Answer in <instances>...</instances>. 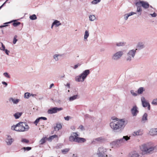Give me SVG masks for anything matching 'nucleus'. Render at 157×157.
I'll list each match as a JSON object with an SVG mask.
<instances>
[{
  "mask_svg": "<svg viewBox=\"0 0 157 157\" xmlns=\"http://www.w3.org/2000/svg\"><path fill=\"white\" fill-rule=\"evenodd\" d=\"M31 95H32V96L33 97H35V96H36V94H31L30 95V96H31Z\"/></svg>",
  "mask_w": 157,
  "mask_h": 157,
  "instance_id": "64",
  "label": "nucleus"
},
{
  "mask_svg": "<svg viewBox=\"0 0 157 157\" xmlns=\"http://www.w3.org/2000/svg\"><path fill=\"white\" fill-rule=\"evenodd\" d=\"M136 14V13L134 12H131L128 13V15L129 16H132V15H133L134 14Z\"/></svg>",
  "mask_w": 157,
  "mask_h": 157,
  "instance_id": "51",
  "label": "nucleus"
},
{
  "mask_svg": "<svg viewBox=\"0 0 157 157\" xmlns=\"http://www.w3.org/2000/svg\"><path fill=\"white\" fill-rule=\"evenodd\" d=\"M72 157H78L77 155L74 154L73 155Z\"/></svg>",
  "mask_w": 157,
  "mask_h": 157,
  "instance_id": "62",
  "label": "nucleus"
},
{
  "mask_svg": "<svg viewBox=\"0 0 157 157\" xmlns=\"http://www.w3.org/2000/svg\"><path fill=\"white\" fill-rule=\"evenodd\" d=\"M58 136L56 135H52L49 137V138H47L48 140L49 141H51L54 138H57Z\"/></svg>",
  "mask_w": 157,
  "mask_h": 157,
  "instance_id": "31",
  "label": "nucleus"
},
{
  "mask_svg": "<svg viewBox=\"0 0 157 157\" xmlns=\"http://www.w3.org/2000/svg\"><path fill=\"white\" fill-rule=\"evenodd\" d=\"M95 141H97L98 142H101L104 140V139H103L102 137H99L95 139Z\"/></svg>",
  "mask_w": 157,
  "mask_h": 157,
  "instance_id": "37",
  "label": "nucleus"
},
{
  "mask_svg": "<svg viewBox=\"0 0 157 157\" xmlns=\"http://www.w3.org/2000/svg\"><path fill=\"white\" fill-rule=\"evenodd\" d=\"M130 139V137H128L127 136H123L122 138L116 140L111 142L110 145L112 147H119L122 145V144H123L125 141H127Z\"/></svg>",
  "mask_w": 157,
  "mask_h": 157,
  "instance_id": "4",
  "label": "nucleus"
},
{
  "mask_svg": "<svg viewBox=\"0 0 157 157\" xmlns=\"http://www.w3.org/2000/svg\"><path fill=\"white\" fill-rule=\"evenodd\" d=\"M2 83L4 85H5L6 86L7 85V83L6 82H5L4 81H2Z\"/></svg>",
  "mask_w": 157,
  "mask_h": 157,
  "instance_id": "56",
  "label": "nucleus"
},
{
  "mask_svg": "<svg viewBox=\"0 0 157 157\" xmlns=\"http://www.w3.org/2000/svg\"><path fill=\"white\" fill-rule=\"evenodd\" d=\"M29 127L27 124L24 122H20L16 125H13L11 127V129L18 132L27 131L29 129Z\"/></svg>",
  "mask_w": 157,
  "mask_h": 157,
  "instance_id": "3",
  "label": "nucleus"
},
{
  "mask_svg": "<svg viewBox=\"0 0 157 157\" xmlns=\"http://www.w3.org/2000/svg\"><path fill=\"white\" fill-rule=\"evenodd\" d=\"M107 149L103 147H101L98 149L97 153L93 155V157H106L107 155L105 153Z\"/></svg>",
  "mask_w": 157,
  "mask_h": 157,
  "instance_id": "7",
  "label": "nucleus"
},
{
  "mask_svg": "<svg viewBox=\"0 0 157 157\" xmlns=\"http://www.w3.org/2000/svg\"><path fill=\"white\" fill-rule=\"evenodd\" d=\"M140 132L138 131L136 132H134L132 133V135L134 136H136L140 135L139 134Z\"/></svg>",
  "mask_w": 157,
  "mask_h": 157,
  "instance_id": "39",
  "label": "nucleus"
},
{
  "mask_svg": "<svg viewBox=\"0 0 157 157\" xmlns=\"http://www.w3.org/2000/svg\"><path fill=\"white\" fill-rule=\"evenodd\" d=\"M32 149L31 147H23L21 148V150H24V151H29L31 150Z\"/></svg>",
  "mask_w": 157,
  "mask_h": 157,
  "instance_id": "34",
  "label": "nucleus"
},
{
  "mask_svg": "<svg viewBox=\"0 0 157 157\" xmlns=\"http://www.w3.org/2000/svg\"><path fill=\"white\" fill-rule=\"evenodd\" d=\"M78 136L79 135L76 132H73L72 134L69 137V140L71 142L78 143H83L86 141L85 139L78 137Z\"/></svg>",
  "mask_w": 157,
  "mask_h": 157,
  "instance_id": "5",
  "label": "nucleus"
},
{
  "mask_svg": "<svg viewBox=\"0 0 157 157\" xmlns=\"http://www.w3.org/2000/svg\"><path fill=\"white\" fill-rule=\"evenodd\" d=\"M62 54H56L54 55L53 56V59L56 61H57L59 60V57H61L62 56Z\"/></svg>",
  "mask_w": 157,
  "mask_h": 157,
  "instance_id": "19",
  "label": "nucleus"
},
{
  "mask_svg": "<svg viewBox=\"0 0 157 157\" xmlns=\"http://www.w3.org/2000/svg\"><path fill=\"white\" fill-rule=\"evenodd\" d=\"M141 100L142 105L143 107H146L147 106L148 104H149V103L147 102L146 101L144 97H141Z\"/></svg>",
  "mask_w": 157,
  "mask_h": 157,
  "instance_id": "15",
  "label": "nucleus"
},
{
  "mask_svg": "<svg viewBox=\"0 0 157 157\" xmlns=\"http://www.w3.org/2000/svg\"><path fill=\"white\" fill-rule=\"evenodd\" d=\"M8 25H2L0 26V28H2L4 27H6L7 26H8Z\"/></svg>",
  "mask_w": 157,
  "mask_h": 157,
  "instance_id": "58",
  "label": "nucleus"
},
{
  "mask_svg": "<svg viewBox=\"0 0 157 157\" xmlns=\"http://www.w3.org/2000/svg\"><path fill=\"white\" fill-rule=\"evenodd\" d=\"M71 129L72 130H75V127L74 126H72L71 127Z\"/></svg>",
  "mask_w": 157,
  "mask_h": 157,
  "instance_id": "59",
  "label": "nucleus"
},
{
  "mask_svg": "<svg viewBox=\"0 0 157 157\" xmlns=\"http://www.w3.org/2000/svg\"><path fill=\"white\" fill-rule=\"evenodd\" d=\"M81 64L78 63L76 64L74 66L71 67L74 69H77L79 67H80Z\"/></svg>",
  "mask_w": 157,
  "mask_h": 157,
  "instance_id": "35",
  "label": "nucleus"
},
{
  "mask_svg": "<svg viewBox=\"0 0 157 157\" xmlns=\"http://www.w3.org/2000/svg\"><path fill=\"white\" fill-rule=\"evenodd\" d=\"M144 47V45L142 43H139L136 47V48L135 49L136 50H140Z\"/></svg>",
  "mask_w": 157,
  "mask_h": 157,
  "instance_id": "18",
  "label": "nucleus"
},
{
  "mask_svg": "<svg viewBox=\"0 0 157 157\" xmlns=\"http://www.w3.org/2000/svg\"><path fill=\"white\" fill-rule=\"evenodd\" d=\"M2 43V49L1 48V49L4 51L6 49H5V47L3 45V44L2 43Z\"/></svg>",
  "mask_w": 157,
  "mask_h": 157,
  "instance_id": "52",
  "label": "nucleus"
},
{
  "mask_svg": "<svg viewBox=\"0 0 157 157\" xmlns=\"http://www.w3.org/2000/svg\"><path fill=\"white\" fill-rule=\"evenodd\" d=\"M12 22H13V25L14 27H17V26H18L21 23V22H20L17 21H11L5 23L4 24L6 25V24L10 23Z\"/></svg>",
  "mask_w": 157,
  "mask_h": 157,
  "instance_id": "17",
  "label": "nucleus"
},
{
  "mask_svg": "<svg viewBox=\"0 0 157 157\" xmlns=\"http://www.w3.org/2000/svg\"><path fill=\"white\" fill-rule=\"evenodd\" d=\"M136 50H131L128 52L127 54V57L126 58L127 61L130 62L132 60V58H133L136 53Z\"/></svg>",
  "mask_w": 157,
  "mask_h": 157,
  "instance_id": "8",
  "label": "nucleus"
},
{
  "mask_svg": "<svg viewBox=\"0 0 157 157\" xmlns=\"http://www.w3.org/2000/svg\"><path fill=\"white\" fill-rule=\"evenodd\" d=\"M147 106L148 109L149 110H150V105L149 104Z\"/></svg>",
  "mask_w": 157,
  "mask_h": 157,
  "instance_id": "60",
  "label": "nucleus"
},
{
  "mask_svg": "<svg viewBox=\"0 0 157 157\" xmlns=\"http://www.w3.org/2000/svg\"><path fill=\"white\" fill-rule=\"evenodd\" d=\"M39 118H40V119H42L44 120H47V118H46V117H39Z\"/></svg>",
  "mask_w": 157,
  "mask_h": 157,
  "instance_id": "53",
  "label": "nucleus"
},
{
  "mask_svg": "<svg viewBox=\"0 0 157 157\" xmlns=\"http://www.w3.org/2000/svg\"><path fill=\"white\" fill-rule=\"evenodd\" d=\"M22 112H17L15 113L13 116L16 119H18L22 115Z\"/></svg>",
  "mask_w": 157,
  "mask_h": 157,
  "instance_id": "21",
  "label": "nucleus"
},
{
  "mask_svg": "<svg viewBox=\"0 0 157 157\" xmlns=\"http://www.w3.org/2000/svg\"><path fill=\"white\" fill-rule=\"evenodd\" d=\"M125 44L126 43L123 41L119 42L116 43V46L118 47L124 46Z\"/></svg>",
  "mask_w": 157,
  "mask_h": 157,
  "instance_id": "25",
  "label": "nucleus"
},
{
  "mask_svg": "<svg viewBox=\"0 0 157 157\" xmlns=\"http://www.w3.org/2000/svg\"><path fill=\"white\" fill-rule=\"evenodd\" d=\"M79 128L82 130L83 131L85 130L84 127L82 125H80L79 126Z\"/></svg>",
  "mask_w": 157,
  "mask_h": 157,
  "instance_id": "50",
  "label": "nucleus"
},
{
  "mask_svg": "<svg viewBox=\"0 0 157 157\" xmlns=\"http://www.w3.org/2000/svg\"><path fill=\"white\" fill-rule=\"evenodd\" d=\"M53 25H55L56 27H58L61 25L59 21L56 20L53 22Z\"/></svg>",
  "mask_w": 157,
  "mask_h": 157,
  "instance_id": "27",
  "label": "nucleus"
},
{
  "mask_svg": "<svg viewBox=\"0 0 157 157\" xmlns=\"http://www.w3.org/2000/svg\"><path fill=\"white\" fill-rule=\"evenodd\" d=\"M101 0H94L91 2V3L93 4H96L99 2Z\"/></svg>",
  "mask_w": 157,
  "mask_h": 157,
  "instance_id": "41",
  "label": "nucleus"
},
{
  "mask_svg": "<svg viewBox=\"0 0 157 157\" xmlns=\"http://www.w3.org/2000/svg\"><path fill=\"white\" fill-rule=\"evenodd\" d=\"M40 120V118H37L35 121L34 122V124H36V125L39 122Z\"/></svg>",
  "mask_w": 157,
  "mask_h": 157,
  "instance_id": "47",
  "label": "nucleus"
},
{
  "mask_svg": "<svg viewBox=\"0 0 157 157\" xmlns=\"http://www.w3.org/2000/svg\"><path fill=\"white\" fill-rule=\"evenodd\" d=\"M69 151V149L68 148H66L63 149L61 150L62 153L63 154H66Z\"/></svg>",
  "mask_w": 157,
  "mask_h": 157,
  "instance_id": "36",
  "label": "nucleus"
},
{
  "mask_svg": "<svg viewBox=\"0 0 157 157\" xmlns=\"http://www.w3.org/2000/svg\"><path fill=\"white\" fill-rule=\"evenodd\" d=\"M62 128V125L60 123L57 124L56 126L54 127V129L56 131H58Z\"/></svg>",
  "mask_w": 157,
  "mask_h": 157,
  "instance_id": "20",
  "label": "nucleus"
},
{
  "mask_svg": "<svg viewBox=\"0 0 157 157\" xmlns=\"http://www.w3.org/2000/svg\"><path fill=\"white\" fill-rule=\"evenodd\" d=\"M124 19L125 20H127L128 17H129V16L128 15V13H127V14H124Z\"/></svg>",
  "mask_w": 157,
  "mask_h": 157,
  "instance_id": "46",
  "label": "nucleus"
},
{
  "mask_svg": "<svg viewBox=\"0 0 157 157\" xmlns=\"http://www.w3.org/2000/svg\"><path fill=\"white\" fill-rule=\"evenodd\" d=\"M89 35V32L87 30H86L85 31V34L84 35V39H86Z\"/></svg>",
  "mask_w": 157,
  "mask_h": 157,
  "instance_id": "29",
  "label": "nucleus"
},
{
  "mask_svg": "<svg viewBox=\"0 0 157 157\" xmlns=\"http://www.w3.org/2000/svg\"><path fill=\"white\" fill-rule=\"evenodd\" d=\"M135 5L137 7L136 12L138 13V16L140 15L141 14V12L142 11L141 6L138 2L136 3Z\"/></svg>",
  "mask_w": 157,
  "mask_h": 157,
  "instance_id": "13",
  "label": "nucleus"
},
{
  "mask_svg": "<svg viewBox=\"0 0 157 157\" xmlns=\"http://www.w3.org/2000/svg\"><path fill=\"white\" fill-rule=\"evenodd\" d=\"M17 37V36L16 35L14 36L13 41V43L15 44L16 43V42L17 41V40L16 39Z\"/></svg>",
  "mask_w": 157,
  "mask_h": 157,
  "instance_id": "40",
  "label": "nucleus"
},
{
  "mask_svg": "<svg viewBox=\"0 0 157 157\" xmlns=\"http://www.w3.org/2000/svg\"><path fill=\"white\" fill-rule=\"evenodd\" d=\"M78 96L77 95H76L70 97L69 99V101H71L76 99Z\"/></svg>",
  "mask_w": 157,
  "mask_h": 157,
  "instance_id": "30",
  "label": "nucleus"
},
{
  "mask_svg": "<svg viewBox=\"0 0 157 157\" xmlns=\"http://www.w3.org/2000/svg\"><path fill=\"white\" fill-rule=\"evenodd\" d=\"M4 51H5V53L7 55H9V53L10 52V51L6 49Z\"/></svg>",
  "mask_w": 157,
  "mask_h": 157,
  "instance_id": "54",
  "label": "nucleus"
},
{
  "mask_svg": "<svg viewBox=\"0 0 157 157\" xmlns=\"http://www.w3.org/2000/svg\"><path fill=\"white\" fill-rule=\"evenodd\" d=\"M46 140H48L47 138L46 137H43L39 141L40 144L42 145L46 142Z\"/></svg>",
  "mask_w": 157,
  "mask_h": 157,
  "instance_id": "24",
  "label": "nucleus"
},
{
  "mask_svg": "<svg viewBox=\"0 0 157 157\" xmlns=\"http://www.w3.org/2000/svg\"><path fill=\"white\" fill-rule=\"evenodd\" d=\"M9 101H12L14 104H17L19 101V100L16 99V100L14 99L13 98H11L9 99Z\"/></svg>",
  "mask_w": 157,
  "mask_h": 157,
  "instance_id": "22",
  "label": "nucleus"
},
{
  "mask_svg": "<svg viewBox=\"0 0 157 157\" xmlns=\"http://www.w3.org/2000/svg\"><path fill=\"white\" fill-rule=\"evenodd\" d=\"M7 138L6 139V142L8 145H11L14 141V139L11 137V136L7 135Z\"/></svg>",
  "mask_w": 157,
  "mask_h": 157,
  "instance_id": "14",
  "label": "nucleus"
},
{
  "mask_svg": "<svg viewBox=\"0 0 157 157\" xmlns=\"http://www.w3.org/2000/svg\"><path fill=\"white\" fill-rule=\"evenodd\" d=\"M56 148L57 149H58L59 148H60V147H59V144H58L57 145V146H56Z\"/></svg>",
  "mask_w": 157,
  "mask_h": 157,
  "instance_id": "63",
  "label": "nucleus"
},
{
  "mask_svg": "<svg viewBox=\"0 0 157 157\" xmlns=\"http://www.w3.org/2000/svg\"><path fill=\"white\" fill-rule=\"evenodd\" d=\"M53 86H54V84L52 83V84H51L49 88L50 89Z\"/></svg>",
  "mask_w": 157,
  "mask_h": 157,
  "instance_id": "61",
  "label": "nucleus"
},
{
  "mask_svg": "<svg viewBox=\"0 0 157 157\" xmlns=\"http://www.w3.org/2000/svg\"><path fill=\"white\" fill-rule=\"evenodd\" d=\"M137 109L138 108L136 105L133 106L132 108L131 109V112L133 116H136L138 113L139 111Z\"/></svg>",
  "mask_w": 157,
  "mask_h": 157,
  "instance_id": "12",
  "label": "nucleus"
},
{
  "mask_svg": "<svg viewBox=\"0 0 157 157\" xmlns=\"http://www.w3.org/2000/svg\"><path fill=\"white\" fill-rule=\"evenodd\" d=\"M150 15H151L152 17H155L157 16V14L154 12L153 14H150Z\"/></svg>",
  "mask_w": 157,
  "mask_h": 157,
  "instance_id": "49",
  "label": "nucleus"
},
{
  "mask_svg": "<svg viewBox=\"0 0 157 157\" xmlns=\"http://www.w3.org/2000/svg\"><path fill=\"white\" fill-rule=\"evenodd\" d=\"M147 113H145L143 116L142 118V121L145 123L147 120Z\"/></svg>",
  "mask_w": 157,
  "mask_h": 157,
  "instance_id": "23",
  "label": "nucleus"
},
{
  "mask_svg": "<svg viewBox=\"0 0 157 157\" xmlns=\"http://www.w3.org/2000/svg\"><path fill=\"white\" fill-rule=\"evenodd\" d=\"M29 18L32 20H35L37 19V17L35 14H33L29 16Z\"/></svg>",
  "mask_w": 157,
  "mask_h": 157,
  "instance_id": "33",
  "label": "nucleus"
},
{
  "mask_svg": "<svg viewBox=\"0 0 157 157\" xmlns=\"http://www.w3.org/2000/svg\"><path fill=\"white\" fill-rule=\"evenodd\" d=\"M149 134L153 136L157 134V128H152L150 129L149 131Z\"/></svg>",
  "mask_w": 157,
  "mask_h": 157,
  "instance_id": "16",
  "label": "nucleus"
},
{
  "mask_svg": "<svg viewBox=\"0 0 157 157\" xmlns=\"http://www.w3.org/2000/svg\"><path fill=\"white\" fill-rule=\"evenodd\" d=\"M71 117L70 116H67L66 117H64V119L65 120L69 121L70 119L71 118Z\"/></svg>",
  "mask_w": 157,
  "mask_h": 157,
  "instance_id": "48",
  "label": "nucleus"
},
{
  "mask_svg": "<svg viewBox=\"0 0 157 157\" xmlns=\"http://www.w3.org/2000/svg\"><path fill=\"white\" fill-rule=\"evenodd\" d=\"M138 2L141 6L145 9H147L150 7L149 4L147 2L140 0H139Z\"/></svg>",
  "mask_w": 157,
  "mask_h": 157,
  "instance_id": "11",
  "label": "nucleus"
},
{
  "mask_svg": "<svg viewBox=\"0 0 157 157\" xmlns=\"http://www.w3.org/2000/svg\"><path fill=\"white\" fill-rule=\"evenodd\" d=\"M140 148L144 155H150L157 152V145L154 146L150 143L142 144Z\"/></svg>",
  "mask_w": 157,
  "mask_h": 157,
  "instance_id": "2",
  "label": "nucleus"
},
{
  "mask_svg": "<svg viewBox=\"0 0 157 157\" xmlns=\"http://www.w3.org/2000/svg\"><path fill=\"white\" fill-rule=\"evenodd\" d=\"M90 73L89 70H85L79 75L75 77V81L78 82H83Z\"/></svg>",
  "mask_w": 157,
  "mask_h": 157,
  "instance_id": "6",
  "label": "nucleus"
},
{
  "mask_svg": "<svg viewBox=\"0 0 157 157\" xmlns=\"http://www.w3.org/2000/svg\"><path fill=\"white\" fill-rule=\"evenodd\" d=\"M152 104L155 105H157V98L153 100Z\"/></svg>",
  "mask_w": 157,
  "mask_h": 157,
  "instance_id": "43",
  "label": "nucleus"
},
{
  "mask_svg": "<svg viewBox=\"0 0 157 157\" xmlns=\"http://www.w3.org/2000/svg\"><path fill=\"white\" fill-rule=\"evenodd\" d=\"M21 142L26 143H28L29 142V141L26 139H22L21 140Z\"/></svg>",
  "mask_w": 157,
  "mask_h": 157,
  "instance_id": "42",
  "label": "nucleus"
},
{
  "mask_svg": "<svg viewBox=\"0 0 157 157\" xmlns=\"http://www.w3.org/2000/svg\"><path fill=\"white\" fill-rule=\"evenodd\" d=\"M96 18V17L94 15H90L89 16V20L91 21H94Z\"/></svg>",
  "mask_w": 157,
  "mask_h": 157,
  "instance_id": "32",
  "label": "nucleus"
},
{
  "mask_svg": "<svg viewBox=\"0 0 157 157\" xmlns=\"http://www.w3.org/2000/svg\"><path fill=\"white\" fill-rule=\"evenodd\" d=\"M9 0H7L4 3L0 6V10L2 7L6 3V2H7Z\"/></svg>",
  "mask_w": 157,
  "mask_h": 157,
  "instance_id": "55",
  "label": "nucleus"
},
{
  "mask_svg": "<svg viewBox=\"0 0 157 157\" xmlns=\"http://www.w3.org/2000/svg\"><path fill=\"white\" fill-rule=\"evenodd\" d=\"M144 91V88L142 87H140L137 90V92L139 94H142Z\"/></svg>",
  "mask_w": 157,
  "mask_h": 157,
  "instance_id": "28",
  "label": "nucleus"
},
{
  "mask_svg": "<svg viewBox=\"0 0 157 157\" xmlns=\"http://www.w3.org/2000/svg\"><path fill=\"white\" fill-rule=\"evenodd\" d=\"M130 93L131 94L134 96H136L137 95L136 93L134 92V91L133 90H131L130 91Z\"/></svg>",
  "mask_w": 157,
  "mask_h": 157,
  "instance_id": "44",
  "label": "nucleus"
},
{
  "mask_svg": "<svg viewBox=\"0 0 157 157\" xmlns=\"http://www.w3.org/2000/svg\"><path fill=\"white\" fill-rule=\"evenodd\" d=\"M62 110H63L62 108L53 107L49 109L47 111V113L49 114L55 113Z\"/></svg>",
  "mask_w": 157,
  "mask_h": 157,
  "instance_id": "9",
  "label": "nucleus"
},
{
  "mask_svg": "<svg viewBox=\"0 0 157 157\" xmlns=\"http://www.w3.org/2000/svg\"><path fill=\"white\" fill-rule=\"evenodd\" d=\"M3 75L6 77L8 78H10V76L8 74L7 72L4 73Z\"/></svg>",
  "mask_w": 157,
  "mask_h": 157,
  "instance_id": "45",
  "label": "nucleus"
},
{
  "mask_svg": "<svg viewBox=\"0 0 157 157\" xmlns=\"http://www.w3.org/2000/svg\"><path fill=\"white\" fill-rule=\"evenodd\" d=\"M65 86H67V87L68 88H70V84L69 83H67L66 85H65Z\"/></svg>",
  "mask_w": 157,
  "mask_h": 157,
  "instance_id": "57",
  "label": "nucleus"
},
{
  "mask_svg": "<svg viewBox=\"0 0 157 157\" xmlns=\"http://www.w3.org/2000/svg\"><path fill=\"white\" fill-rule=\"evenodd\" d=\"M30 94L29 93L27 92L24 94V98H28L30 96Z\"/></svg>",
  "mask_w": 157,
  "mask_h": 157,
  "instance_id": "38",
  "label": "nucleus"
},
{
  "mask_svg": "<svg viewBox=\"0 0 157 157\" xmlns=\"http://www.w3.org/2000/svg\"><path fill=\"white\" fill-rule=\"evenodd\" d=\"M131 157H143L142 156L139 155L138 153L136 152H133L132 154Z\"/></svg>",
  "mask_w": 157,
  "mask_h": 157,
  "instance_id": "26",
  "label": "nucleus"
},
{
  "mask_svg": "<svg viewBox=\"0 0 157 157\" xmlns=\"http://www.w3.org/2000/svg\"><path fill=\"white\" fill-rule=\"evenodd\" d=\"M113 121L110 123V126L115 132L121 131L125 126V124H127V121H125L124 119H121L120 121H116L113 119Z\"/></svg>",
  "mask_w": 157,
  "mask_h": 157,
  "instance_id": "1",
  "label": "nucleus"
},
{
  "mask_svg": "<svg viewBox=\"0 0 157 157\" xmlns=\"http://www.w3.org/2000/svg\"><path fill=\"white\" fill-rule=\"evenodd\" d=\"M123 54V52H118L113 55L112 57V59L115 61L117 60L120 58Z\"/></svg>",
  "mask_w": 157,
  "mask_h": 157,
  "instance_id": "10",
  "label": "nucleus"
}]
</instances>
